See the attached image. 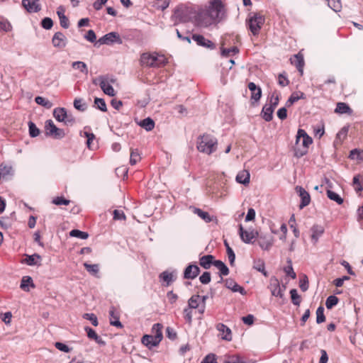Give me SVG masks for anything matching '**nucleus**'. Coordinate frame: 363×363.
I'll use <instances>...</instances> for the list:
<instances>
[{
	"mask_svg": "<svg viewBox=\"0 0 363 363\" xmlns=\"http://www.w3.org/2000/svg\"><path fill=\"white\" fill-rule=\"evenodd\" d=\"M109 316H110V324L113 326H116L117 328H123V325L119 320V315L116 312V309L114 306H111L109 310Z\"/></svg>",
	"mask_w": 363,
	"mask_h": 363,
	"instance_id": "nucleus-21",
	"label": "nucleus"
},
{
	"mask_svg": "<svg viewBox=\"0 0 363 363\" xmlns=\"http://www.w3.org/2000/svg\"><path fill=\"white\" fill-rule=\"evenodd\" d=\"M35 286L33 283V279L31 278V277H30V276L23 277L21 281V284H20V288L22 290H23L24 291H30L29 287L35 288Z\"/></svg>",
	"mask_w": 363,
	"mask_h": 363,
	"instance_id": "nucleus-31",
	"label": "nucleus"
},
{
	"mask_svg": "<svg viewBox=\"0 0 363 363\" xmlns=\"http://www.w3.org/2000/svg\"><path fill=\"white\" fill-rule=\"evenodd\" d=\"M140 160V157L138 151L137 150H131L130 157V164L131 165H135Z\"/></svg>",
	"mask_w": 363,
	"mask_h": 363,
	"instance_id": "nucleus-58",
	"label": "nucleus"
},
{
	"mask_svg": "<svg viewBox=\"0 0 363 363\" xmlns=\"http://www.w3.org/2000/svg\"><path fill=\"white\" fill-rule=\"evenodd\" d=\"M269 288L271 291L272 295L276 297L282 298L284 297V291L286 289V286H280L279 281L276 277H272L269 280Z\"/></svg>",
	"mask_w": 363,
	"mask_h": 363,
	"instance_id": "nucleus-9",
	"label": "nucleus"
},
{
	"mask_svg": "<svg viewBox=\"0 0 363 363\" xmlns=\"http://www.w3.org/2000/svg\"><path fill=\"white\" fill-rule=\"evenodd\" d=\"M140 62L143 66L148 67H160L167 63V59L164 55L157 53H143L140 56Z\"/></svg>",
	"mask_w": 363,
	"mask_h": 363,
	"instance_id": "nucleus-2",
	"label": "nucleus"
},
{
	"mask_svg": "<svg viewBox=\"0 0 363 363\" xmlns=\"http://www.w3.org/2000/svg\"><path fill=\"white\" fill-rule=\"evenodd\" d=\"M69 235L71 237H74L82 240H86L89 237V234L86 232L81 231L77 229L72 230L69 232Z\"/></svg>",
	"mask_w": 363,
	"mask_h": 363,
	"instance_id": "nucleus-46",
	"label": "nucleus"
},
{
	"mask_svg": "<svg viewBox=\"0 0 363 363\" xmlns=\"http://www.w3.org/2000/svg\"><path fill=\"white\" fill-rule=\"evenodd\" d=\"M184 318L186 320V323L189 324H191L192 322V308L186 306L184 311Z\"/></svg>",
	"mask_w": 363,
	"mask_h": 363,
	"instance_id": "nucleus-59",
	"label": "nucleus"
},
{
	"mask_svg": "<svg viewBox=\"0 0 363 363\" xmlns=\"http://www.w3.org/2000/svg\"><path fill=\"white\" fill-rule=\"evenodd\" d=\"M214 257L211 255H203L199 259L200 265L205 269H208L211 265L214 264Z\"/></svg>",
	"mask_w": 363,
	"mask_h": 363,
	"instance_id": "nucleus-28",
	"label": "nucleus"
},
{
	"mask_svg": "<svg viewBox=\"0 0 363 363\" xmlns=\"http://www.w3.org/2000/svg\"><path fill=\"white\" fill-rule=\"evenodd\" d=\"M84 267L90 274L94 276H96L99 272V266L97 264H91L87 262H84Z\"/></svg>",
	"mask_w": 363,
	"mask_h": 363,
	"instance_id": "nucleus-43",
	"label": "nucleus"
},
{
	"mask_svg": "<svg viewBox=\"0 0 363 363\" xmlns=\"http://www.w3.org/2000/svg\"><path fill=\"white\" fill-rule=\"evenodd\" d=\"M53 116L58 122H63L65 125H72L75 122L74 116L68 113L65 108H55Z\"/></svg>",
	"mask_w": 363,
	"mask_h": 363,
	"instance_id": "nucleus-6",
	"label": "nucleus"
},
{
	"mask_svg": "<svg viewBox=\"0 0 363 363\" xmlns=\"http://www.w3.org/2000/svg\"><path fill=\"white\" fill-rule=\"evenodd\" d=\"M291 62L296 66L298 72H301V74H303V68L304 66L303 56L300 54L295 55L293 58H291Z\"/></svg>",
	"mask_w": 363,
	"mask_h": 363,
	"instance_id": "nucleus-30",
	"label": "nucleus"
},
{
	"mask_svg": "<svg viewBox=\"0 0 363 363\" xmlns=\"http://www.w3.org/2000/svg\"><path fill=\"white\" fill-rule=\"evenodd\" d=\"M238 233L241 240L246 244L253 243L254 240L257 238L259 234L252 228L245 230L241 224L239 225Z\"/></svg>",
	"mask_w": 363,
	"mask_h": 363,
	"instance_id": "nucleus-8",
	"label": "nucleus"
},
{
	"mask_svg": "<svg viewBox=\"0 0 363 363\" xmlns=\"http://www.w3.org/2000/svg\"><path fill=\"white\" fill-rule=\"evenodd\" d=\"M55 347L60 351L66 353L69 352L72 350L71 347H68L67 345L61 342H56L55 343Z\"/></svg>",
	"mask_w": 363,
	"mask_h": 363,
	"instance_id": "nucleus-62",
	"label": "nucleus"
},
{
	"mask_svg": "<svg viewBox=\"0 0 363 363\" xmlns=\"http://www.w3.org/2000/svg\"><path fill=\"white\" fill-rule=\"evenodd\" d=\"M37 259L40 260L41 257L38 254L31 255H26V258L21 261V263L26 264L28 266H35L38 264Z\"/></svg>",
	"mask_w": 363,
	"mask_h": 363,
	"instance_id": "nucleus-34",
	"label": "nucleus"
},
{
	"mask_svg": "<svg viewBox=\"0 0 363 363\" xmlns=\"http://www.w3.org/2000/svg\"><path fill=\"white\" fill-rule=\"evenodd\" d=\"M335 112L340 114H351L352 113V110L347 104L343 102H339L337 104Z\"/></svg>",
	"mask_w": 363,
	"mask_h": 363,
	"instance_id": "nucleus-35",
	"label": "nucleus"
},
{
	"mask_svg": "<svg viewBox=\"0 0 363 363\" xmlns=\"http://www.w3.org/2000/svg\"><path fill=\"white\" fill-rule=\"evenodd\" d=\"M100 88L108 96H114L116 95L113 87L111 84H108V75H106L105 81H101Z\"/></svg>",
	"mask_w": 363,
	"mask_h": 363,
	"instance_id": "nucleus-23",
	"label": "nucleus"
},
{
	"mask_svg": "<svg viewBox=\"0 0 363 363\" xmlns=\"http://www.w3.org/2000/svg\"><path fill=\"white\" fill-rule=\"evenodd\" d=\"M0 172H1V177H6L7 175H9L11 174L12 172V167L11 166H9L4 163H1L0 164Z\"/></svg>",
	"mask_w": 363,
	"mask_h": 363,
	"instance_id": "nucleus-55",
	"label": "nucleus"
},
{
	"mask_svg": "<svg viewBox=\"0 0 363 363\" xmlns=\"http://www.w3.org/2000/svg\"><path fill=\"white\" fill-rule=\"evenodd\" d=\"M295 190L296 192L298 194V196L301 198L299 208L303 209L304 207L309 205L311 202V196L309 193L307 191H306V189L303 187L301 186H296Z\"/></svg>",
	"mask_w": 363,
	"mask_h": 363,
	"instance_id": "nucleus-12",
	"label": "nucleus"
},
{
	"mask_svg": "<svg viewBox=\"0 0 363 363\" xmlns=\"http://www.w3.org/2000/svg\"><path fill=\"white\" fill-rule=\"evenodd\" d=\"M311 240L315 244L324 233V228L319 225H314L311 228Z\"/></svg>",
	"mask_w": 363,
	"mask_h": 363,
	"instance_id": "nucleus-29",
	"label": "nucleus"
},
{
	"mask_svg": "<svg viewBox=\"0 0 363 363\" xmlns=\"http://www.w3.org/2000/svg\"><path fill=\"white\" fill-rule=\"evenodd\" d=\"M258 245L263 250H269L274 243V238L269 234H258Z\"/></svg>",
	"mask_w": 363,
	"mask_h": 363,
	"instance_id": "nucleus-11",
	"label": "nucleus"
},
{
	"mask_svg": "<svg viewBox=\"0 0 363 363\" xmlns=\"http://www.w3.org/2000/svg\"><path fill=\"white\" fill-rule=\"evenodd\" d=\"M208 16L213 21H219L223 13V4L220 0H213L208 11Z\"/></svg>",
	"mask_w": 363,
	"mask_h": 363,
	"instance_id": "nucleus-7",
	"label": "nucleus"
},
{
	"mask_svg": "<svg viewBox=\"0 0 363 363\" xmlns=\"http://www.w3.org/2000/svg\"><path fill=\"white\" fill-rule=\"evenodd\" d=\"M253 268L261 272L264 277L268 276V273L265 270V264L262 259H257L254 262Z\"/></svg>",
	"mask_w": 363,
	"mask_h": 363,
	"instance_id": "nucleus-38",
	"label": "nucleus"
},
{
	"mask_svg": "<svg viewBox=\"0 0 363 363\" xmlns=\"http://www.w3.org/2000/svg\"><path fill=\"white\" fill-rule=\"evenodd\" d=\"M291 301L294 305L299 306L301 303V297L298 294L297 290L293 289L290 291Z\"/></svg>",
	"mask_w": 363,
	"mask_h": 363,
	"instance_id": "nucleus-53",
	"label": "nucleus"
},
{
	"mask_svg": "<svg viewBox=\"0 0 363 363\" xmlns=\"http://www.w3.org/2000/svg\"><path fill=\"white\" fill-rule=\"evenodd\" d=\"M98 43L100 45H109L113 44L114 43L121 44L122 40L118 33L116 32H111L100 38L98 40Z\"/></svg>",
	"mask_w": 363,
	"mask_h": 363,
	"instance_id": "nucleus-10",
	"label": "nucleus"
},
{
	"mask_svg": "<svg viewBox=\"0 0 363 363\" xmlns=\"http://www.w3.org/2000/svg\"><path fill=\"white\" fill-rule=\"evenodd\" d=\"M159 279L160 281L164 282V286H168L177 279V271H164L160 274Z\"/></svg>",
	"mask_w": 363,
	"mask_h": 363,
	"instance_id": "nucleus-15",
	"label": "nucleus"
},
{
	"mask_svg": "<svg viewBox=\"0 0 363 363\" xmlns=\"http://www.w3.org/2000/svg\"><path fill=\"white\" fill-rule=\"evenodd\" d=\"M327 196L330 200L335 201L337 204L343 203V199L333 191L327 190Z\"/></svg>",
	"mask_w": 363,
	"mask_h": 363,
	"instance_id": "nucleus-45",
	"label": "nucleus"
},
{
	"mask_svg": "<svg viewBox=\"0 0 363 363\" xmlns=\"http://www.w3.org/2000/svg\"><path fill=\"white\" fill-rule=\"evenodd\" d=\"M250 174L249 171L243 169L238 173L235 180L239 184L247 185L250 183Z\"/></svg>",
	"mask_w": 363,
	"mask_h": 363,
	"instance_id": "nucleus-25",
	"label": "nucleus"
},
{
	"mask_svg": "<svg viewBox=\"0 0 363 363\" xmlns=\"http://www.w3.org/2000/svg\"><path fill=\"white\" fill-rule=\"evenodd\" d=\"M216 329L222 333V339L230 341L232 339L230 329L223 323H218Z\"/></svg>",
	"mask_w": 363,
	"mask_h": 363,
	"instance_id": "nucleus-24",
	"label": "nucleus"
},
{
	"mask_svg": "<svg viewBox=\"0 0 363 363\" xmlns=\"http://www.w3.org/2000/svg\"><path fill=\"white\" fill-rule=\"evenodd\" d=\"M28 130L31 138H35L40 134L39 128L32 121L28 122Z\"/></svg>",
	"mask_w": 363,
	"mask_h": 363,
	"instance_id": "nucleus-49",
	"label": "nucleus"
},
{
	"mask_svg": "<svg viewBox=\"0 0 363 363\" xmlns=\"http://www.w3.org/2000/svg\"><path fill=\"white\" fill-rule=\"evenodd\" d=\"M328 6L335 12H339L341 10L342 4L340 0H326Z\"/></svg>",
	"mask_w": 363,
	"mask_h": 363,
	"instance_id": "nucleus-48",
	"label": "nucleus"
},
{
	"mask_svg": "<svg viewBox=\"0 0 363 363\" xmlns=\"http://www.w3.org/2000/svg\"><path fill=\"white\" fill-rule=\"evenodd\" d=\"M301 99H304L303 93H301L300 96H298L296 94H292L290 96V97L289 98V99L287 100V101L286 103V106L289 107L290 106H291L293 104H294L295 102H296L297 101H298Z\"/></svg>",
	"mask_w": 363,
	"mask_h": 363,
	"instance_id": "nucleus-54",
	"label": "nucleus"
},
{
	"mask_svg": "<svg viewBox=\"0 0 363 363\" xmlns=\"http://www.w3.org/2000/svg\"><path fill=\"white\" fill-rule=\"evenodd\" d=\"M172 18L174 21V25H177L180 23L187 22L189 16L185 9L182 6H179L174 9Z\"/></svg>",
	"mask_w": 363,
	"mask_h": 363,
	"instance_id": "nucleus-14",
	"label": "nucleus"
},
{
	"mask_svg": "<svg viewBox=\"0 0 363 363\" xmlns=\"http://www.w3.org/2000/svg\"><path fill=\"white\" fill-rule=\"evenodd\" d=\"M67 38L62 32H57L54 34L52 43L55 48H63L67 45Z\"/></svg>",
	"mask_w": 363,
	"mask_h": 363,
	"instance_id": "nucleus-17",
	"label": "nucleus"
},
{
	"mask_svg": "<svg viewBox=\"0 0 363 363\" xmlns=\"http://www.w3.org/2000/svg\"><path fill=\"white\" fill-rule=\"evenodd\" d=\"M286 262L288 265L284 268V272L286 274L287 276L290 277L291 279H296V274L294 271L291 259L290 258H288Z\"/></svg>",
	"mask_w": 363,
	"mask_h": 363,
	"instance_id": "nucleus-42",
	"label": "nucleus"
},
{
	"mask_svg": "<svg viewBox=\"0 0 363 363\" xmlns=\"http://www.w3.org/2000/svg\"><path fill=\"white\" fill-rule=\"evenodd\" d=\"M94 104L100 111L103 112H106L107 111L106 104L104 99L96 97L94 99Z\"/></svg>",
	"mask_w": 363,
	"mask_h": 363,
	"instance_id": "nucleus-50",
	"label": "nucleus"
},
{
	"mask_svg": "<svg viewBox=\"0 0 363 363\" xmlns=\"http://www.w3.org/2000/svg\"><path fill=\"white\" fill-rule=\"evenodd\" d=\"M22 5L29 13H37L41 9L39 0H22Z\"/></svg>",
	"mask_w": 363,
	"mask_h": 363,
	"instance_id": "nucleus-16",
	"label": "nucleus"
},
{
	"mask_svg": "<svg viewBox=\"0 0 363 363\" xmlns=\"http://www.w3.org/2000/svg\"><path fill=\"white\" fill-rule=\"evenodd\" d=\"M162 328H163V325L161 323H155L152 328H151V335H154V337H155V340H162L163 338V335H162Z\"/></svg>",
	"mask_w": 363,
	"mask_h": 363,
	"instance_id": "nucleus-33",
	"label": "nucleus"
},
{
	"mask_svg": "<svg viewBox=\"0 0 363 363\" xmlns=\"http://www.w3.org/2000/svg\"><path fill=\"white\" fill-rule=\"evenodd\" d=\"M301 142L303 148L301 150L295 148V156L301 157L306 155L308 152V148L313 143V139L310 137L303 129H298L296 134V143L298 145Z\"/></svg>",
	"mask_w": 363,
	"mask_h": 363,
	"instance_id": "nucleus-3",
	"label": "nucleus"
},
{
	"mask_svg": "<svg viewBox=\"0 0 363 363\" xmlns=\"http://www.w3.org/2000/svg\"><path fill=\"white\" fill-rule=\"evenodd\" d=\"M83 318L90 320L94 326H97L99 324L97 317L94 313H84Z\"/></svg>",
	"mask_w": 363,
	"mask_h": 363,
	"instance_id": "nucleus-64",
	"label": "nucleus"
},
{
	"mask_svg": "<svg viewBox=\"0 0 363 363\" xmlns=\"http://www.w3.org/2000/svg\"><path fill=\"white\" fill-rule=\"evenodd\" d=\"M225 287L233 292H239L242 295L246 294V291L242 286L238 285L233 279H227L225 281Z\"/></svg>",
	"mask_w": 363,
	"mask_h": 363,
	"instance_id": "nucleus-20",
	"label": "nucleus"
},
{
	"mask_svg": "<svg viewBox=\"0 0 363 363\" xmlns=\"http://www.w3.org/2000/svg\"><path fill=\"white\" fill-rule=\"evenodd\" d=\"M274 108L269 104H265L262 110L261 116L267 122H269L273 118Z\"/></svg>",
	"mask_w": 363,
	"mask_h": 363,
	"instance_id": "nucleus-27",
	"label": "nucleus"
},
{
	"mask_svg": "<svg viewBox=\"0 0 363 363\" xmlns=\"http://www.w3.org/2000/svg\"><path fill=\"white\" fill-rule=\"evenodd\" d=\"M339 298L335 295L328 296L325 301V306L328 309L333 308L338 303Z\"/></svg>",
	"mask_w": 363,
	"mask_h": 363,
	"instance_id": "nucleus-47",
	"label": "nucleus"
},
{
	"mask_svg": "<svg viewBox=\"0 0 363 363\" xmlns=\"http://www.w3.org/2000/svg\"><path fill=\"white\" fill-rule=\"evenodd\" d=\"M325 320V316L324 315V308L319 306L316 310V323L318 324L322 323Z\"/></svg>",
	"mask_w": 363,
	"mask_h": 363,
	"instance_id": "nucleus-52",
	"label": "nucleus"
},
{
	"mask_svg": "<svg viewBox=\"0 0 363 363\" xmlns=\"http://www.w3.org/2000/svg\"><path fill=\"white\" fill-rule=\"evenodd\" d=\"M264 22V16L258 13H250L246 20L247 26L254 35L259 34Z\"/></svg>",
	"mask_w": 363,
	"mask_h": 363,
	"instance_id": "nucleus-4",
	"label": "nucleus"
},
{
	"mask_svg": "<svg viewBox=\"0 0 363 363\" xmlns=\"http://www.w3.org/2000/svg\"><path fill=\"white\" fill-rule=\"evenodd\" d=\"M141 342L148 349L151 350L152 348L157 346L161 342V340H159L158 339L155 340L154 335H152L150 334L143 335Z\"/></svg>",
	"mask_w": 363,
	"mask_h": 363,
	"instance_id": "nucleus-19",
	"label": "nucleus"
},
{
	"mask_svg": "<svg viewBox=\"0 0 363 363\" xmlns=\"http://www.w3.org/2000/svg\"><path fill=\"white\" fill-rule=\"evenodd\" d=\"M41 26L45 30H50L53 26V21L49 17H45L40 23Z\"/></svg>",
	"mask_w": 363,
	"mask_h": 363,
	"instance_id": "nucleus-60",
	"label": "nucleus"
},
{
	"mask_svg": "<svg viewBox=\"0 0 363 363\" xmlns=\"http://www.w3.org/2000/svg\"><path fill=\"white\" fill-rule=\"evenodd\" d=\"M72 67L74 69H79L82 73L86 74L88 73V67L85 62L82 61H76L72 62Z\"/></svg>",
	"mask_w": 363,
	"mask_h": 363,
	"instance_id": "nucleus-41",
	"label": "nucleus"
},
{
	"mask_svg": "<svg viewBox=\"0 0 363 363\" xmlns=\"http://www.w3.org/2000/svg\"><path fill=\"white\" fill-rule=\"evenodd\" d=\"M191 39L196 42V45L205 48L213 50L216 48L215 44L210 40L206 39L203 35L200 34H193Z\"/></svg>",
	"mask_w": 363,
	"mask_h": 363,
	"instance_id": "nucleus-13",
	"label": "nucleus"
},
{
	"mask_svg": "<svg viewBox=\"0 0 363 363\" xmlns=\"http://www.w3.org/2000/svg\"><path fill=\"white\" fill-rule=\"evenodd\" d=\"M200 269L196 264H190L184 269V278L186 279H194L199 274Z\"/></svg>",
	"mask_w": 363,
	"mask_h": 363,
	"instance_id": "nucleus-18",
	"label": "nucleus"
},
{
	"mask_svg": "<svg viewBox=\"0 0 363 363\" xmlns=\"http://www.w3.org/2000/svg\"><path fill=\"white\" fill-rule=\"evenodd\" d=\"M213 266H215L217 269H219L220 276V277L228 275V274H229V269L226 266V264L223 262H222L221 260H216L214 262ZM222 281H223V278L220 277V280L218 282L221 283Z\"/></svg>",
	"mask_w": 363,
	"mask_h": 363,
	"instance_id": "nucleus-32",
	"label": "nucleus"
},
{
	"mask_svg": "<svg viewBox=\"0 0 363 363\" xmlns=\"http://www.w3.org/2000/svg\"><path fill=\"white\" fill-rule=\"evenodd\" d=\"M52 203L57 206L61 205H69L70 203V200L64 198L63 196H57L52 199Z\"/></svg>",
	"mask_w": 363,
	"mask_h": 363,
	"instance_id": "nucleus-57",
	"label": "nucleus"
},
{
	"mask_svg": "<svg viewBox=\"0 0 363 363\" xmlns=\"http://www.w3.org/2000/svg\"><path fill=\"white\" fill-rule=\"evenodd\" d=\"M201 296L193 295L188 301V307L192 309H196L200 305Z\"/></svg>",
	"mask_w": 363,
	"mask_h": 363,
	"instance_id": "nucleus-40",
	"label": "nucleus"
},
{
	"mask_svg": "<svg viewBox=\"0 0 363 363\" xmlns=\"http://www.w3.org/2000/svg\"><path fill=\"white\" fill-rule=\"evenodd\" d=\"M45 135L54 139H62L65 136L63 129L57 128L52 120H47L45 123Z\"/></svg>",
	"mask_w": 363,
	"mask_h": 363,
	"instance_id": "nucleus-5",
	"label": "nucleus"
},
{
	"mask_svg": "<svg viewBox=\"0 0 363 363\" xmlns=\"http://www.w3.org/2000/svg\"><path fill=\"white\" fill-rule=\"evenodd\" d=\"M35 101L37 104L40 105L48 109L52 106V103L43 96H36L35 98Z\"/></svg>",
	"mask_w": 363,
	"mask_h": 363,
	"instance_id": "nucleus-44",
	"label": "nucleus"
},
{
	"mask_svg": "<svg viewBox=\"0 0 363 363\" xmlns=\"http://www.w3.org/2000/svg\"><path fill=\"white\" fill-rule=\"evenodd\" d=\"M12 28L11 23L5 19L0 20V30L8 32Z\"/></svg>",
	"mask_w": 363,
	"mask_h": 363,
	"instance_id": "nucleus-63",
	"label": "nucleus"
},
{
	"mask_svg": "<svg viewBox=\"0 0 363 363\" xmlns=\"http://www.w3.org/2000/svg\"><path fill=\"white\" fill-rule=\"evenodd\" d=\"M349 157L351 160H362V152L357 149H353L350 152Z\"/></svg>",
	"mask_w": 363,
	"mask_h": 363,
	"instance_id": "nucleus-61",
	"label": "nucleus"
},
{
	"mask_svg": "<svg viewBox=\"0 0 363 363\" xmlns=\"http://www.w3.org/2000/svg\"><path fill=\"white\" fill-rule=\"evenodd\" d=\"M224 245L226 248V252L230 266H233L235 260V254L233 250L230 247L227 240L224 241Z\"/></svg>",
	"mask_w": 363,
	"mask_h": 363,
	"instance_id": "nucleus-39",
	"label": "nucleus"
},
{
	"mask_svg": "<svg viewBox=\"0 0 363 363\" xmlns=\"http://www.w3.org/2000/svg\"><path fill=\"white\" fill-rule=\"evenodd\" d=\"M139 125L145 130L150 131L155 127V121L151 118L148 117L140 121Z\"/></svg>",
	"mask_w": 363,
	"mask_h": 363,
	"instance_id": "nucleus-37",
	"label": "nucleus"
},
{
	"mask_svg": "<svg viewBox=\"0 0 363 363\" xmlns=\"http://www.w3.org/2000/svg\"><path fill=\"white\" fill-rule=\"evenodd\" d=\"M217 145V139L211 135L203 134L198 137L196 147L201 152L209 155L216 150Z\"/></svg>",
	"mask_w": 363,
	"mask_h": 363,
	"instance_id": "nucleus-1",
	"label": "nucleus"
},
{
	"mask_svg": "<svg viewBox=\"0 0 363 363\" xmlns=\"http://www.w3.org/2000/svg\"><path fill=\"white\" fill-rule=\"evenodd\" d=\"M84 330L86 332L87 337L89 338L94 340L96 342H97L100 345L104 346L106 345L105 341L96 334V331L93 328L86 326L84 328Z\"/></svg>",
	"mask_w": 363,
	"mask_h": 363,
	"instance_id": "nucleus-26",
	"label": "nucleus"
},
{
	"mask_svg": "<svg viewBox=\"0 0 363 363\" xmlns=\"http://www.w3.org/2000/svg\"><path fill=\"white\" fill-rule=\"evenodd\" d=\"M194 212L207 223L214 220V218L211 216L208 212L203 211L200 208H195Z\"/></svg>",
	"mask_w": 363,
	"mask_h": 363,
	"instance_id": "nucleus-36",
	"label": "nucleus"
},
{
	"mask_svg": "<svg viewBox=\"0 0 363 363\" xmlns=\"http://www.w3.org/2000/svg\"><path fill=\"white\" fill-rule=\"evenodd\" d=\"M239 50L236 46L230 48H223L221 50V55L225 57H229L230 55L238 53Z\"/></svg>",
	"mask_w": 363,
	"mask_h": 363,
	"instance_id": "nucleus-51",
	"label": "nucleus"
},
{
	"mask_svg": "<svg viewBox=\"0 0 363 363\" xmlns=\"http://www.w3.org/2000/svg\"><path fill=\"white\" fill-rule=\"evenodd\" d=\"M248 89L251 92V99L255 101H258L262 96L261 88L257 86L254 82H250L248 84Z\"/></svg>",
	"mask_w": 363,
	"mask_h": 363,
	"instance_id": "nucleus-22",
	"label": "nucleus"
},
{
	"mask_svg": "<svg viewBox=\"0 0 363 363\" xmlns=\"http://www.w3.org/2000/svg\"><path fill=\"white\" fill-rule=\"evenodd\" d=\"M74 107L80 111H84L87 106L85 103H83V100L82 99H75L74 101Z\"/></svg>",
	"mask_w": 363,
	"mask_h": 363,
	"instance_id": "nucleus-56",
	"label": "nucleus"
}]
</instances>
